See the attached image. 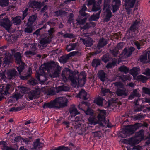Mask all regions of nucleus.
<instances>
[{"instance_id": "nucleus-1", "label": "nucleus", "mask_w": 150, "mask_h": 150, "mask_svg": "<svg viewBox=\"0 0 150 150\" xmlns=\"http://www.w3.org/2000/svg\"><path fill=\"white\" fill-rule=\"evenodd\" d=\"M58 64L56 63L54 61L51 60L49 62L45 63L42 64L39 68L40 73L37 72L36 78L38 81L43 83L44 82L45 80L41 79L42 78H44L45 73V70L47 71L50 70L54 69L56 66H58Z\"/></svg>"}, {"instance_id": "nucleus-2", "label": "nucleus", "mask_w": 150, "mask_h": 150, "mask_svg": "<svg viewBox=\"0 0 150 150\" xmlns=\"http://www.w3.org/2000/svg\"><path fill=\"white\" fill-rule=\"evenodd\" d=\"M98 114L97 117L94 113L93 115L90 116L88 118V121L91 125H95L99 124L101 127H103L104 125L102 122H105L106 114V111L104 110L98 109Z\"/></svg>"}, {"instance_id": "nucleus-3", "label": "nucleus", "mask_w": 150, "mask_h": 150, "mask_svg": "<svg viewBox=\"0 0 150 150\" xmlns=\"http://www.w3.org/2000/svg\"><path fill=\"white\" fill-rule=\"evenodd\" d=\"M76 74L69 68L66 69V71H63L62 74V80L66 82L69 79L73 84L76 85L77 83L78 78L76 76Z\"/></svg>"}, {"instance_id": "nucleus-4", "label": "nucleus", "mask_w": 150, "mask_h": 150, "mask_svg": "<svg viewBox=\"0 0 150 150\" xmlns=\"http://www.w3.org/2000/svg\"><path fill=\"white\" fill-rule=\"evenodd\" d=\"M142 125V124L137 123L134 125L127 126L123 130V133L126 136H129L134 134L135 131Z\"/></svg>"}, {"instance_id": "nucleus-5", "label": "nucleus", "mask_w": 150, "mask_h": 150, "mask_svg": "<svg viewBox=\"0 0 150 150\" xmlns=\"http://www.w3.org/2000/svg\"><path fill=\"white\" fill-rule=\"evenodd\" d=\"M139 27V22L137 20L134 21L129 28L127 30V33L131 37L135 36L137 33Z\"/></svg>"}, {"instance_id": "nucleus-6", "label": "nucleus", "mask_w": 150, "mask_h": 150, "mask_svg": "<svg viewBox=\"0 0 150 150\" xmlns=\"http://www.w3.org/2000/svg\"><path fill=\"white\" fill-rule=\"evenodd\" d=\"M0 25L4 28L7 31L10 33V29L11 26L10 20L8 18H5L0 21Z\"/></svg>"}, {"instance_id": "nucleus-7", "label": "nucleus", "mask_w": 150, "mask_h": 150, "mask_svg": "<svg viewBox=\"0 0 150 150\" xmlns=\"http://www.w3.org/2000/svg\"><path fill=\"white\" fill-rule=\"evenodd\" d=\"M29 7L32 8H40L42 6L41 2L36 1L35 0H30L28 3Z\"/></svg>"}, {"instance_id": "nucleus-8", "label": "nucleus", "mask_w": 150, "mask_h": 150, "mask_svg": "<svg viewBox=\"0 0 150 150\" xmlns=\"http://www.w3.org/2000/svg\"><path fill=\"white\" fill-rule=\"evenodd\" d=\"M14 51L12 52V54L15 59V62L16 64H19L23 62L22 60V56L21 54L19 52H14Z\"/></svg>"}, {"instance_id": "nucleus-9", "label": "nucleus", "mask_w": 150, "mask_h": 150, "mask_svg": "<svg viewBox=\"0 0 150 150\" xmlns=\"http://www.w3.org/2000/svg\"><path fill=\"white\" fill-rule=\"evenodd\" d=\"M135 48L133 47L127 48H125L122 53V55L125 57H129L134 51Z\"/></svg>"}, {"instance_id": "nucleus-10", "label": "nucleus", "mask_w": 150, "mask_h": 150, "mask_svg": "<svg viewBox=\"0 0 150 150\" xmlns=\"http://www.w3.org/2000/svg\"><path fill=\"white\" fill-rule=\"evenodd\" d=\"M55 105L56 108L59 109L61 108H63L67 106L68 102V100L67 99L65 100L64 102L61 103L59 99L58 98H57L55 99Z\"/></svg>"}, {"instance_id": "nucleus-11", "label": "nucleus", "mask_w": 150, "mask_h": 150, "mask_svg": "<svg viewBox=\"0 0 150 150\" xmlns=\"http://www.w3.org/2000/svg\"><path fill=\"white\" fill-rule=\"evenodd\" d=\"M136 0H124L125 2V8L127 10L132 8Z\"/></svg>"}, {"instance_id": "nucleus-12", "label": "nucleus", "mask_w": 150, "mask_h": 150, "mask_svg": "<svg viewBox=\"0 0 150 150\" xmlns=\"http://www.w3.org/2000/svg\"><path fill=\"white\" fill-rule=\"evenodd\" d=\"M87 96V93L84 89H82L77 94V97L84 100H87L88 98Z\"/></svg>"}, {"instance_id": "nucleus-13", "label": "nucleus", "mask_w": 150, "mask_h": 150, "mask_svg": "<svg viewBox=\"0 0 150 150\" xmlns=\"http://www.w3.org/2000/svg\"><path fill=\"white\" fill-rule=\"evenodd\" d=\"M112 2V11L114 13L119 9L121 4V1L120 0H113Z\"/></svg>"}, {"instance_id": "nucleus-14", "label": "nucleus", "mask_w": 150, "mask_h": 150, "mask_svg": "<svg viewBox=\"0 0 150 150\" xmlns=\"http://www.w3.org/2000/svg\"><path fill=\"white\" fill-rule=\"evenodd\" d=\"M97 75L101 81L104 82L107 79L106 74L103 70L99 71L97 74Z\"/></svg>"}, {"instance_id": "nucleus-15", "label": "nucleus", "mask_w": 150, "mask_h": 150, "mask_svg": "<svg viewBox=\"0 0 150 150\" xmlns=\"http://www.w3.org/2000/svg\"><path fill=\"white\" fill-rule=\"evenodd\" d=\"M40 93V91L38 90L31 91L28 93V98L30 100H32L37 95H39Z\"/></svg>"}, {"instance_id": "nucleus-16", "label": "nucleus", "mask_w": 150, "mask_h": 150, "mask_svg": "<svg viewBox=\"0 0 150 150\" xmlns=\"http://www.w3.org/2000/svg\"><path fill=\"white\" fill-rule=\"evenodd\" d=\"M55 100V99L54 101H51L50 102L44 103L42 106L43 108L45 109L46 108H56Z\"/></svg>"}, {"instance_id": "nucleus-17", "label": "nucleus", "mask_w": 150, "mask_h": 150, "mask_svg": "<svg viewBox=\"0 0 150 150\" xmlns=\"http://www.w3.org/2000/svg\"><path fill=\"white\" fill-rule=\"evenodd\" d=\"M82 41L84 45L87 47H90L93 44V40L90 37H88L86 39H82Z\"/></svg>"}, {"instance_id": "nucleus-18", "label": "nucleus", "mask_w": 150, "mask_h": 150, "mask_svg": "<svg viewBox=\"0 0 150 150\" xmlns=\"http://www.w3.org/2000/svg\"><path fill=\"white\" fill-rule=\"evenodd\" d=\"M37 18V15L36 14L32 15L30 16L28 18L27 24L28 26L33 25V23L35 22Z\"/></svg>"}, {"instance_id": "nucleus-19", "label": "nucleus", "mask_w": 150, "mask_h": 150, "mask_svg": "<svg viewBox=\"0 0 150 150\" xmlns=\"http://www.w3.org/2000/svg\"><path fill=\"white\" fill-rule=\"evenodd\" d=\"M116 93L117 96H126L127 95V93L126 92V89L125 88L122 89H117Z\"/></svg>"}, {"instance_id": "nucleus-20", "label": "nucleus", "mask_w": 150, "mask_h": 150, "mask_svg": "<svg viewBox=\"0 0 150 150\" xmlns=\"http://www.w3.org/2000/svg\"><path fill=\"white\" fill-rule=\"evenodd\" d=\"M101 61L98 59H94L92 60L91 65L93 67H95V69H96L97 67L101 64Z\"/></svg>"}, {"instance_id": "nucleus-21", "label": "nucleus", "mask_w": 150, "mask_h": 150, "mask_svg": "<svg viewBox=\"0 0 150 150\" xmlns=\"http://www.w3.org/2000/svg\"><path fill=\"white\" fill-rule=\"evenodd\" d=\"M18 75V73L14 69L9 71L8 73V75L10 79H13Z\"/></svg>"}, {"instance_id": "nucleus-22", "label": "nucleus", "mask_w": 150, "mask_h": 150, "mask_svg": "<svg viewBox=\"0 0 150 150\" xmlns=\"http://www.w3.org/2000/svg\"><path fill=\"white\" fill-rule=\"evenodd\" d=\"M52 38L50 37L46 36L42 38L40 40V43L41 44L45 45L47 43H49L51 42Z\"/></svg>"}, {"instance_id": "nucleus-23", "label": "nucleus", "mask_w": 150, "mask_h": 150, "mask_svg": "<svg viewBox=\"0 0 150 150\" xmlns=\"http://www.w3.org/2000/svg\"><path fill=\"white\" fill-rule=\"evenodd\" d=\"M69 87L64 85L59 86L57 87L56 89L57 91V93L62 91H69Z\"/></svg>"}, {"instance_id": "nucleus-24", "label": "nucleus", "mask_w": 150, "mask_h": 150, "mask_svg": "<svg viewBox=\"0 0 150 150\" xmlns=\"http://www.w3.org/2000/svg\"><path fill=\"white\" fill-rule=\"evenodd\" d=\"M33 147L35 149H39L42 147L43 144L40 141V139H36L35 141L33 143Z\"/></svg>"}, {"instance_id": "nucleus-25", "label": "nucleus", "mask_w": 150, "mask_h": 150, "mask_svg": "<svg viewBox=\"0 0 150 150\" xmlns=\"http://www.w3.org/2000/svg\"><path fill=\"white\" fill-rule=\"evenodd\" d=\"M11 58L12 55L11 54L9 53L6 54L4 58V64H5L6 65H9L11 62Z\"/></svg>"}, {"instance_id": "nucleus-26", "label": "nucleus", "mask_w": 150, "mask_h": 150, "mask_svg": "<svg viewBox=\"0 0 150 150\" xmlns=\"http://www.w3.org/2000/svg\"><path fill=\"white\" fill-rule=\"evenodd\" d=\"M21 17L20 16H17L12 19L13 23L16 25H19L21 23Z\"/></svg>"}, {"instance_id": "nucleus-27", "label": "nucleus", "mask_w": 150, "mask_h": 150, "mask_svg": "<svg viewBox=\"0 0 150 150\" xmlns=\"http://www.w3.org/2000/svg\"><path fill=\"white\" fill-rule=\"evenodd\" d=\"M69 112L71 117H74L76 115L80 114L77 109L75 107H73L69 110Z\"/></svg>"}, {"instance_id": "nucleus-28", "label": "nucleus", "mask_w": 150, "mask_h": 150, "mask_svg": "<svg viewBox=\"0 0 150 150\" xmlns=\"http://www.w3.org/2000/svg\"><path fill=\"white\" fill-rule=\"evenodd\" d=\"M140 70L139 67H134L130 70L131 74L133 76H137L139 74Z\"/></svg>"}, {"instance_id": "nucleus-29", "label": "nucleus", "mask_w": 150, "mask_h": 150, "mask_svg": "<svg viewBox=\"0 0 150 150\" xmlns=\"http://www.w3.org/2000/svg\"><path fill=\"white\" fill-rule=\"evenodd\" d=\"M106 40L103 38H101L99 41L98 47L99 48L103 47L107 44Z\"/></svg>"}, {"instance_id": "nucleus-30", "label": "nucleus", "mask_w": 150, "mask_h": 150, "mask_svg": "<svg viewBox=\"0 0 150 150\" xmlns=\"http://www.w3.org/2000/svg\"><path fill=\"white\" fill-rule=\"evenodd\" d=\"M106 15L105 18V21L106 22L108 21L112 16V13L110 9L107 8L106 9Z\"/></svg>"}, {"instance_id": "nucleus-31", "label": "nucleus", "mask_w": 150, "mask_h": 150, "mask_svg": "<svg viewBox=\"0 0 150 150\" xmlns=\"http://www.w3.org/2000/svg\"><path fill=\"white\" fill-rule=\"evenodd\" d=\"M118 78L119 80H121L123 82H125L129 80V77L127 75H122L120 76L117 75L116 76V79H117Z\"/></svg>"}, {"instance_id": "nucleus-32", "label": "nucleus", "mask_w": 150, "mask_h": 150, "mask_svg": "<svg viewBox=\"0 0 150 150\" xmlns=\"http://www.w3.org/2000/svg\"><path fill=\"white\" fill-rule=\"evenodd\" d=\"M135 136L136 137L140 138L141 139H143L144 138V131L142 129L136 133Z\"/></svg>"}, {"instance_id": "nucleus-33", "label": "nucleus", "mask_w": 150, "mask_h": 150, "mask_svg": "<svg viewBox=\"0 0 150 150\" xmlns=\"http://www.w3.org/2000/svg\"><path fill=\"white\" fill-rule=\"evenodd\" d=\"M148 79V78L147 77L142 75H138L136 78L137 80L141 81L143 83H146Z\"/></svg>"}, {"instance_id": "nucleus-34", "label": "nucleus", "mask_w": 150, "mask_h": 150, "mask_svg": "<svg viewBox=\"0 0 150 150\" xmlns=\"http://www.w3.org/2000/svg\"><path fill=\"white\" fill-rule=\"evenodd\" d=\"M139 95V94L137 90L136 89H134L133 91L130 93L128 99L129 100H132L135 97H138Z\"/></svg>"}, {"instance_id": "nucleus-35", "label": "nucleus", "mask_w": 150, "mask_h": 150, "mask_svg": "<svg viewBox=\"0 0 150 150\" xmlns=\"http://www.w3.org/2000/svg\"><path fill=\"white\" fill-rule=\"evenodd\" d=\"M16 64L19 65L18 67H17V69L20 74L25 68V64L24 62H22L19 64Z\"/></svg>"}, {"instance_id": "nucleus-36", "label": "nucleus", "mask_w": 150, "mask_h": 150, "mask_svg": "<svg viewBox=\"0 0 150 150\" xmlns=\"http://www.w3.org/2000/svg\"><path fill=\"white\" fill-rule=\"evenodd\" d=\"M23 95L18 92L13 93L12 95V97L16 99L17 100L21 99Z\"/></svg>"}, {"instance_id": "nucleus-37", "label": "nucleus", "mask_w": 150, "mask_h": 150, "mask_svg": "<svg viewBox=\"0 0 150 150\" xmlns=\"http://www.w3.org/2000/svg\"><path fill=\"white\" fill-rule=\"evenodd\" d=\"M101 12V10L96 13V14H93L91 15L90 17L91 19L92 20L94 21H97L98 20L99 18Z\"/></svg>"}, {"instance_id": "nucleus-38", "label": "nucleus", "mask_w": 150, "mask_h": 150, "mask_svg": "<svg viewBox=\"0 0 150 150\" xmlns=\"http://www.w3.org/2000/svg\"><path fill=\"white\" fill-rule=\"evenodd\" d=\"M11 87V85L9 84H7L6 86L4 88V92L1 93L2 95H4L6 96L8 94H9L8 92L10 87Z\"/></svg>"}, {"instance_id": "nucleus-39", "label": "nucleus", "mask_w": 150, "mask_h": 150, "mask_svg": "<svg viewBox=\"0 0 150 150\" xmlns=\"http://www.w3.org/2000/svg\"><path fill=\"white\" fill-rule=\"evenodd\" d=\"M147 53L140 56L139 57L140 62L142 63H145L147 60Z\"/></svg>"}, {"instance_id": "nucleus-40", "label": "nucleus", "mask_w": 150, "mask_h": 150, "mask_svg": "<svg viewBox=\"0 0 150 150\" xmlns=\"http://www.w3.org/2000/svg\"><path fill=\"white\" fill-rule=\"evenodd\" d=\"M94 103L99 106H102L103 105V99L101 97H98L94 100Z\"/></svg>"}, {"instance_id": "nucleus-41", "label": "nucleus", "mask_w": 150, "mask_h": 150, "mask_svg": "<svg viewBox=\"0 0 150 150\" xmlns=\"http://www.w3.org/2000/svg\"><path fill=\"white\" fill-rule=\"evenodd\" d=\"M114 86L117 87V89L125 88L124 85L121 82H116L114 83Z\"/></svg>"}, {"instance_id": "nucleus-42", "label": "nucleus", "mask_w": 150, "mask_h": 150, "mask_svg": "<svg viewBox=\"0 0 150 150\" xmlns=\"http://www.w3.org/2000/svg\"><path fill=\"white\" fill-rule=\"evenodd\" d=\"M119 70L122 72H124L125 74L127 73L129 71V69L126 66H122L119 68Z\"/></svg>"}, {"instance_id": "nucleus-43", "label": "nucleus", "mask_w": 150, "mask_h": 150, "mask_svg": "<svg viewBox=\"0 0 150 150\" xmlns=\"http://www.w3.org/2000/svg\"><path fill=\"white\" fill-rule=\"evenodd\" d=\"M67 13V12L61 10L56 11L55 12V16L57 17H58L59 16L65 15Z\"/></svg>"}, {"instance_id": "nucleus-44", "label": "nucleus", "mask_w": 150, "mask_h": 150, "mask_svg": "<svg viewBox=\"0 0 150 150\" xmlns=\"http://www.w3.org/2000/svg\"><path fill=\"white\" fill-rule=\"evenodd\" d=\"M102 93L103 96H105L109 94H111L112 92L108 89L102 88L101 89Z\"/></svg>"}, {"instance_id": "nucleus-45", "label": "nucleus", "mask_w": 150, "mask_h": 150, "mask_svg": "<svg viewBox=\"0 0 150 150\" xmlns=\"http://www.w3.org/2000/svg\"><path fill=\"white\" fill-rule=\"evenodd\" d=\"M46 25H43L42 27L37 30L35 32H34L33 34L36 35L37 37L40 36L41 35L40 33V31L42 29H46Z\"/></svg>"}, {"instance_id": "nucleus-46", "label": "nucleus", "mask_w": 150, "mask_h": 150, "mask_svg": "<svg viewBox=\"0 0 150 150\" xmlns=\"http://www.w3.org/2000/svg\"><path fill=\"white\" fill-rule=\"evenodd\" d=\"M20 91L22 93L26 94L29 92V90L28 88L22 86H20Z\"/></svg>"}, {"instance_id": "nucleus-47", "label": "nucleus", "mask_w": 150, "mask_h": 150, "mask_svg": "<svg viewBox=\"0 0 150 150\" xmlns=\"http://www.w3.org/2000/svg\"><path fill=\"white\" fill-rule=\"evenodd\" d=\"M100 6L98 4L96 3L93 6L92 10L93 11H98L101 10Z\"/></svg>"}, {"instance_id": "nucleus-48", "label": "nucleus", "mask_w": 150, "mask_h": 150, "mask_svg": "<svg viewBox=\"0 0 150 150\" xmlns=\"http://www.w3.org/2000/svg\"><path fill=\"white\" fill-rule=\"evenodd\" d=\"M9 3V0H0V6L2 7L8 6Z\"/></svg>"}, {"instance_id": "nucleus-49", "label": "nucleus", "mask_w": 150, "mask_h": 150, "mask_svg": "<svg viewBox=\"0 0 150 150\" xmlns=\"http://www.w3.org/2000/svg\"><path fill=\"white\" fill-rule=\"evenodd\" d=\"M28 8H26L24 10L22 11L23 13L21 16V17L22 20H23L25 17L27 16L28 13Z\"/></svg>"}, {"instance_id": "nucleus-50", "label": "nucleus", "mask_w": 150, "mask_h": 150, "mask_svg": "<svg viewBox=\"0 0 150 150\" xmlns=\"http://www.w3.org/2000/svg\"><path fill=\"white\" fill-rule=\"evenodd\" d=\"M50 150H70V149L68 147H65L63 146L56 147L54 149H51Z\"/></svg>"}, {"instance_id": "nucleus-51", "label": "nucleus", "mask_w": 150, "mask_h": 150, "mask_svg": "<svg viewBox=\"0 0 150 150\" xmlns=\"http://www.w3.org/2000/svg\"><path fill=\"white\" fill-rule=\"evenodd\" d=\"M27 27L25 28L24 31L25 33H30L33 31V25L28 26V24L26 25Z\"/></svg>"}, {"instance_id": "nucleus-52", "label": "nucleus", "mask_w": 150, "mask_h": 150, "mask_svg": "<svg viewBox=\"0 0 150 150\" xmlns=\"http://www.w3.org/2000/svg\"><path fill=\"white\" fill-rule=\"evenodd\" d=\"M22 108L20 107H13L11 108L9 110V111L10 112L19 111L21 110Z\"/></svg>"}, {"instance_id": "nucleus-53", "label": "nucleus", "mask_w": 150, "mask_h": 150, "mask_svg": "<svg viewBox=\"0 0 150 150\" xmlns=\"http://www.w3.org/2000/svg\"><path fill=\"white\" fill-rule=\"evenodd\" d=\"M69 58L68 54L66 56H62L60 58L59 60L62 63H66Z\"/></svg>"}, {"instance_id": "nucleus-54", "label": "nucleus", "mask_w": 150, "mask_h": 150, "mask_svg": "<svg viewBox=\"0 0 150 150\" xmlns=\"http://www.w3.org/2000/svg\"><path fill=\"white\" fill-rule=\"evenodd\" d=\"M85 113L86 115H89V116H91V115H93L94 113L93 112V110L91 108H88L87 110L85 111Z\"/></svg>"}, {"instance_id": "nucleus-55", "label": "nucleus", "mask_w": 150, "mask_h": 150, "mask_svg": "<svg viewBox=\"0 0 150 150\" xmlns=\"http://www.w3.org/2000/svg\"><path fill=\"white\" fill-rule=\"evenodd\" d=\"M55 32L54 28L50 27V29L48 31V35L49 37L52 38L53 33Z\"/></svg>"}, {"instance_id": "nucleus-56", "label": "nucleus", "mask_w": 150, "mask_h": 150, "mask_svg": "<svg viewBox=\"0 0 150 150\" xmlns=\"http://www.w3.org/2000/svg\"><path fill=\"white\" fill-rule=\"evenodd\" d=\"M137 140L131 138L128 140V144L133 146H134L136 143Z\"/></svg>"}, {"instance_id": "nucleus-57", "label": "nucleus", "mask_w": 150, "mask_h": 150, "mask_svg": "<svg viewBox=\"0 0 150 150\" xmlns=\"http://www.w3.org/2000/svg\"><path fill=\"white\" fill-rule=\"evenodd\" d=\"M31 75V74L27 73L25 76H20V77L21 79L25 80L28 79Z\"/></svg>"}, {"instance_id": "nucleus-58", "label": "nucleus", "mask_w": 150, "mask_h": 150, "mask_svg": "<svg viewBox=\"0 0 150 150\" xmlns=\"http://www.w3.org/2000/svg\"><path fill=\"white\" fill-rule=\"evenodd\" d=\"M75 37V35L72 33H66L64 35V38L71 39L74 38Z\"/></svg>"}, {"instance_id": "nucleus-59", "label": "nucleus", "mask_w": 150, "mask_h": 150, "mask_svg": "<svg viewBox=\"0 0 150 150\" xmlns=\"http://www.w3.org/2000/svg\"><path fill=\"white\" fill-rule=\"evenodd\" d=\"M145 116L143 115L142 113H140L139 114L137 115L135 118L137 120H141L144 118Z\"/></svg>"}, {"instance_id": "nucleus-60", "label": "nucleus", "mask_w": 150, "mask_h": 150, "mask_svg": "<svg viewBox=\"0 0 150 150\" xmlns=\"http://www.w3.org/2000/svg\"><path fill=\"white\" fill-rule=\"evenodd\" d=\"M90 27L91 26L90 25V23H86L85 25L81 27V29H84L86 30L89 29Z\"/></svg>"}, {"instance_id": "nucleus-61", "label": "nucleus", "mask_w": 150, "mask_h": 150, "mask_svg": "<svg viewBox=\"0 0 150 150\" xmlns=\"http://www.w3.org/2000/svg\"><path fill=\"white\" fill-rule=\"evenodd\" d=\"M142 90L144 93L146 94L150 95V89L145 87L142 88Z\"/></svg>"}, {"instance_id": "nucleus-62", "label": "nucleus", "mask_w": 150, "mask_h": 150, "mask_svg": "<svg viewBox=\"0 0 150 150\" xmlns=\"http://www.w3.org/2000/svg\"><path fill=\"white\" fill-rule=\"evenodd\" d=\"M110 58L106 55H103L102 58V60L105 63H106L109 61Z\"/></svg>"}, {"instance_id": "nucleus-63", "label": "nucleus", "mask_w": 150, "mask_h": 150, "mask_svg": "<svg viewBox=\"0 0 150 150\" xmlns=\"http://www.w3.org/2000/svg\"><path fill=\"white\" fill-rule=\"evenodd\" d=\"M142 74L150 78V69L146 68Z\"/></svg>"}, {"instance_id": "nucleus-64", "label": "nucleus", "mask_w": 150, "mask_h": 150, "mask_svg": "<svg viewBox=\"0 0 150 150\" xmlns=\"http://www.w3.org/2000/svg\"><path fill=\"white\" fill-rule=\"evenodd\" d=\"M93 134L94 137H98L99 139L101 137V134L99 131L94 132H93Z\"/></svg>"}]
</instances>
